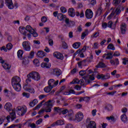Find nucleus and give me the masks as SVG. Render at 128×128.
<instances>
[{
  "mask_svg": "<svg viewBox=\"0 0 128 128\" xmlns=\"http://www.w3.org/2000/svg\"><path fill=\"white\" fill-rule=\"evenodd\" d=\"M20 80V78L18 76H14L12 79V86L16 92H20V90H22Z\"/></svg>",
  "mask_w": 128,
  "mask_h": 128,
  "instance_id": "1",
  "label": "nucleus"
},
{
  "mask_svg": "<svg viewBox=\"0 0 128 128\" xmlns=\"http://www.w3.org/2000/svg\"><path fill=\"white\" fill-rule=\"evenodd\" d=\"M4 108L8 112H12H12H10L12 120H14V118H16V109L12 110V105L10 102L6 103L4 106Z\"/></svg>",
  "mask_w": 128,
  "mask_h": 128,
  "instance_id": "2",
  "label": "nucleus"
},
{
  "mask_svg": "<svg viewBox=\"0 0 128 128\" xmlns=\"http://www.w3.org/2000/svg\"><path fill=\"white\" fill-rule=\"evenodd\" d=\"M52 102H54V100H49L45 102V106H46L45 109L46 112H52Z\"/></svg>",
  "mask_w": 128,
  "mask_h": 128,
  "instance_id": "3",
  "label": "nucleus"
},
{
  "mask_svg": "<svg viewBox=\"0 0 128 128\" xmlns=\"http://www.w3.org/2000/svg\"><path fill=\"white\" fill-rule=\"evenodd\" d=\"M28 76L29 78H31L32 80H40V74L36 72H31L30 74H28Z\"/></svg>",
  "mask_w": 128,
  "mask_h": 128,
  "instance_id": "4",
  "label": "nucleus"
},
{
  "mask_svg": "<svg viewBox=\"0 0 128 128\" xmlns=\"http://www.w3.org/2000/svg\"><path fill=\"white\" fill-rule=\"evenodd\" d=\"M87 128H96V124L94 121H90V118H88L86 120Z\"/></svg>",
  "mask_w": 128,
  "mask_h": 128,
  "instance_id": "5",
  "label": "nucleus"
},
{
  "mask_svg": "<svg viewBox=\"0 0 128 128\" xmlns=\"http://www.w3.org/2000/svg\"><path fill=\"white\" fill-rule=\"evenodd\" d=\"M16 112L18 116H22L26 112V109L24 107L18 106L16 108Z\"/></svg>",
  "mask_w": 128,
  "mask_h": 128,
  "instance_id": "6",
  "label": "nucleus"
},
{
  "mask_svg": "<svg viewBox=\"0 0 128 128\" xmlns=\"http://www.w3.org/2000/svg\"><path fill=\"white\" fill-rule=\"evenodd\" d=\"M86 84H90V80H94V74L92 75H88L82 78Z\"/></svg>",
  "mask_w": 128,
  "mask_h": 128,
  "instance_id": "7",
  "label": "nucleus"
},
{
  "mask_svg": "<svg viewBox=\"0 0 128 128\" xmlns=\"http://www.w3.org/2000/svg\"><path fill=\"white\" fill-rule=\"evenodd\" d=\"M85 16L88 20H90V18H92V16H94V12H92V10L90 9H87L85 12Z\"/></svg>",
  "mask_w": 128,
  "mask_h": 128,
  "instance_id": "8",
  "label": "nucleus"
},
{
  "mask_svg": "<svg viewBox=\"0 0 128 128\" xmlns=\"http://www.w3.org/2000/svg\"><path fill=\"white\" fill-rule=\"evenodd\" d=\"M22 46L24 50L26 52L30 51V43L28 42H22Z\"/></svg>",
  "mask_w": 128,
  "mask_h": 128,
  "instance_id": "9",
  "label": "nucleus"
},
{
  "mask_svg": "<svg viewBox=\"0 0 128 128\" xmlns=\"http://www.w3.org/2000/svg\"><path fill=\"white\" fill-rule=\"evenodd\" d=\"M126 24L122 23L120 26V34H126Z\"/></svg>",
  "mask_w": 128,
  "mask_h": 128,
  "instance_id": "10",
  "label": "nucleus"
},
{
  "mask_svg": "<svg viewBox=\"0 0 128 128\" xmlns=\"http://www.w3.org/2000/svg\"><path fill=\"white\" fill-rule=\"evenodd\" d=\"M52 74L54 76H58L62 74V70L58 68H54L52 70Z\"/></svg>",
  "mask_w": 128,
  "mask_h": 128,
  "instance_id": "11",
  "label": "nucleus"
},
{
  "mask_svg": "<svg viewBox=\"0 0 128 128\" xmlns=\"http://www.w3.org/2000/svg\"><path fill=\"white\" fill-rule=\"evenodd\" d=\"M82 118H84V114L80 112H78L75 116L76 120H77V122H82Z\"/></svg>",
  "mask_w": 128,
  "mask_h": 128,
  "instance_id": "12",
  "label": "nucleus"
},
{
  "mask_svg": "<svg viewBox=\"0 0 128 128\" xmlns=\"http://www.w3.org/2000/svg\"><path fill=\"white\" fill-rule=\"evenodd\" d=\"M53 56H54V58H56L58 60H64V55H62V54L60 52H54Z\"/></svg>",
  "mask_w": 128,
  "mask_h": 128,
  "instance_id": "13",
  "label": "nucleus"
},
{
  "mask_svg": "<svg viewBox=\"0 0 128 128\" xmlns=\"http://www.w3.org/2000/svg\"><path fill=\"white\" fill-rule=\"evenodd\" d=\"M5 4L10 10H12L14 8V4L12 0H5Z\"/></svg>",
  "mask_w": 128,
  "mask_h": 128,
  "instance_id": "14",
  "label": "nucleus"
},
{
  "mask_svg": "<svg viewBox=\"0 0 128 128\" xmlns=\"http://www.w3.org/2000/svg\"><path fill=\"white\" fill-rule=\"evenodd\" d=\"M68 14L72 18H74L76 16V11L74 8H70L68 10Z\"/></svg>",
  "mask_w": 128,
  "mask_h": 128,
  "instance_id": "15",
  "label": "nucleus"
},
{
  "mask_svg": "<svg viewBox=\"0 0 128 128\" xmlns=\"http://www.w3.org/2000/svg\"><path fill=\"white\" fill-rule=\"evenodd\" d=\"M52 64L50 62H42L41 64V66L43 68H50Z\"/></svg>",
  "mask_w": 128,
  "mask_h": 128,
  "instance_id": "16",
  "label": "nucleus"
},
{
  "mask_svg": "<svg viewBox=\"0 0 128 128\" xmlns=\"http://www.w3.org/2000/svg\"><path fill=\"white\" fill-rule=\"evenodd\" d=\"M74 111L72 110H68V116L70 118V120H72V118H74Z\"/></svg>",
  "mask_w": 128,
  "mask_h": 128,
  "instance_id": "17",
  "label": "nucleus"
},
{
  "mask_svg": "<svg viewBox=\"0 0 128 128\" xmlns=\"http://www.w3.org/2000/svg\"><path fill=\"white\" fill-rule=\"evenodd\" d=\"M24 90H26V92H28L30 94H34V89L32 88V86H30L28 88H26V86L24 87Z\"/></svg>",
  "mask_w": 128,
  "mask_h": 128,
  "instance_id": "18",
  "label": "nucleus"
},
{
  "mask_svg": "<svg viewBox=\"0 0 128 128\" xmlns=\"http://www.w3.org/2000/svg\"><path fill=\"white\" fill-rule=\"evenodd\" d=\"M122 6L118 5L116 10H114V14H116V16L120 14V12H122V10H120Z\"/></svg>",
  "mask_w": 128,
  "mask_h": 128,
  "instance_id": "19",
  "label": "nucleus"
},
{
  "mask_svg": "<svg viewBox=\"0 0 128 128\" xmlns=\"http://www.w3.org/2000/svg\"><path fill=\"white\" fill-rule=\"evenodd\" d=\"M102 8L100 6L98 8L97 11L96 12V16H100L102 14Z\"/></svg>",
  "mask_w": 128,
  "mask_h": 128,
  "instance_id": "20",
  "label": "nucleus"
},
{
  "mask_svg": "<svg viewBox=\"0 0 128 128\" xmlns=\"http://www.w3.org/2000/svg\"><path fill=\"white\" fill-rule=\"evenodd\" d=\"M57 18L59 20H62L64 18H66V15H64L62 13H59L58 14Z\"/></svg>",
  "mask_w": 128,
  "mask_h": 128,
  "instance_id": "21",
  "label": "nucleus"
},
{
  "mask_svg": "<svg viewBox=\"0 0 128 128\" xmlns=\"http://www.w3.org/2000/svg\"><path fill=\"white\" fill-rule=\"evenodd\" d=\"M48 84L49 86H52L53 88H54V80L50 79L48 81Z\"/></svg>",
  "mask_w": 128,
  "mask_h": 128,
  "instance_id": "22",
  "label": "nucleus"
},
{
  "mask_svg": "<svg viewBox=\"0 0 128 128\" xmlns=\"http://www.w3.org/2000/svg\"><path fill=\"white\" fill-rule=\"evenodd\" d=\"M121 120L123 122H128V117L126 114H123L121 116Z\"/></svg>",
  "mask_w": 128,
  "mask_h": 128,
  "instance_id": "23",
  "label": "nucleus"
},
{
  "mask_svg": "<svg viewBox=\"0 0 128 128\" xmlns=\"http://www.w3.org/2000/svg\"><path fill=\"white\" fill-rule=\"evenodd\" d=\"M17 54L18 58L22 60V54H24V51L22 50H18Z\"/></svg>",
  "mask_w": 128,
  "mask_h": 128,
  "instance_id": "24",
  "label": "nucleus"
},
{
  "mask_svg": "<svg viewBox=\"0 0 128 128\" xmlns=\"http://www.w3.org/2000/svg\"><path fill=\"white\" fill-rule=\"evenodd\" d=\"M25 30H27V32H30V34H31V32H34V29L32 28V26H30V25H28L26 26Z\"/></svg>",
  "mask_w": 128,
  "mask_h": 128,
  "instance_id": "25",
  "label": "nucleus"
},
{
  "mask_svg": "<svg viewBox=\"0 0 128 128\" xmlns=\"http://www.w3.org/2000/svg\"><path fill=\"white\" fill-rule=\"evenodd\" d=\"M75 14H76V16H80V18H84V16L83 10H82L80 13L78 12H76Z\"/></svg>",
  "mask_w": 128,
  "mask_h": 128,
  "instance_id": "26",
  "label": "nucleus"
},
{
  "mask_svg": "<svg viewBox=\"0 0 128 128\" xmlns=\"http://www.w3.org/2000/svg\"><path fill=\"white\" fill-rule=\"evenodd\" d=\"M38 100L36 99H34L33 100L32 102H30L29 104V105L30 106H36V104H38Z\"/></svg>",
  "mask_w": 128,
  "mask_h": 128,
  "instance_id": "27",
  "label": "nucleus"
},
{
  "mask_svg": "<svg viewBox=\"0 0 128 128\" xmlns=\"http://www.w3.org/2000/svg\"><path fill=\"white\" fill-rule=\"evenodd\" d=\"M37 55L39 58H44L46 56V53L42 51H38L37 52Z\"/></svg>",
  "mask_w": 128,
  "mask_h": 128,
  "instance_id": "28",
  "label": "nucleus"
},
{
  "mask_svg": "<svg viewBox=\"0 0 128 128\" xmlns=\"http://www.w3.org/2000/svg\"><path fill=\"white\" fill-rule=\"evenodd\" d=\"M52 88H53L52 86H48L44 88V90L45 92H50Z\"/></svg>",
  "mask_w": 128,
  "mask_h": 128,
  "instance_id": "29",
  "label": "nucleus"
},
{
  "mask_svg": "<svg viewBox=\"0 0 128 128\" xmlns=\"http://www.w3.org/2000/svg\"><path fill=\"white\" fill-rule=\"evenodd\" d=\"M72 46L74 48H78L80 46V42H76L72 44Z\"/></svg>",
  "mask_w": 128,
  "mask_h": 128,
  "instance_id": "30",
  "label": "nucleus"
},
{
  "mask_svg": "<svg viewBox=\"0 0 128 128\" xmlns=\"http://www.w3.org/2000/svg\"><path fill=\"white\" fill-rule=\"evenodd\" d=\"M105 110H108V112H110V110H112V106L110 104H107L105 107Z\"/></svg>",
  "mask_w": 128,
  "mask_h": 128,
  "instance_id": "31",
  "label": "nucleus"
},
{
  "mask_svg": "<svg viewBox=\"0 0 128 128\" xmlns=\"http://www.w3.org/2000/svg\"><path fill=\"white\" fill-rule=\"evenodd\" d=\"M29 62H30L28 61V58H25L23 59L22 64L24 66H27V64H28Z\"/></svg>",
  "mask_w": 128,
  "mask_h": 128,
  "instance_id": "32",
  "label": "nucleus"
},
{
  "mask_svg": "<svg viewBox=\"0 0 128 128\" xmlns=\"http://www.w3.org/2000/svg\"><path fill=\"white\" fill-rule=\"evenodd\" d=\"M112 54H114V52H112L108 53L107 56L106 58V59L110 60V59L112 58Z\"/></svg>",
  "mask_w": 128,
  "mask_h": 128,
  "instance_id": "33",
  "label": "nucleus"
},
{
  "mask_svg": "<svg viewBox=\"0 0 128 128\" xmlns=\"http://www.w3.org/2000/svg\"><path fill=\"white\" fill-rule=\"evenodd\" d=\"M107 48L108 50H116V48L112 44H109L107 47Z\"/></svg>",
  "mask_w": 128,
  "mask_h": 128,
  "instance_id": "34",
  "label": "nucleus"
},
{
  "mask_svg": "<svg viewBox=\"0 0 128 128\" xmlns=\"http://www.w3.org/2000/svg\"><path fill=\"white\" fill-rule=\"evenodd\" d=\"M120 2H122V0H114L113 4L116 6H118V4H120Z\"/></svg>",
  "mask_w": 128,
  "mask_h": 128,
  "instance_id": "35",
  "label": "nucleus"
},
{
  "mask_svg": "<svg viewBox=\"0 0 128 128\" xmlns=\"http://www.w3.org/2000/svg\"><path fill=\"white\" fill-rule=\"evenodd\" d=\"M92 55H90V57H88L87 58L86 60H86V62H92Z\"/></svg>",
  "mask_w": 128,
  "mask_h": 128,
  "instance_id": "36",
  "label": "nucleus"
},
{
  "mask_svg": "<svg viewBox=\"0 0 128 128\" xmlns=\"http://www.w3.org/2000/svg\"><path fill=\"white\" fill-rule=\"evenodd\" d=\"M2 66L4 70H10V66L7 64H2Z\"/></svg>",
  "mask_w": 128,
  "mask_h": 128,
  "instance_id": "37",
  "label": "nucleus"
},
{
  "mask_svg": "<svg viewBox=\"0 0 128 128\" xmlns=\"http://www.w3.org/2000/svg\"><path fill=\"white\" fill-rule=\"evenodd\" d=\"M33 63L36 66H40V60H34L33 61Z\"/></svg>",
  "mask_w": 128,
  "mask_h": 128,
  "instance_id": "38",
  "label": "nucleus"
},
{
  "mask_svg": "<svg viewBox=\"0 0 128 128\" xmlns=\"http://www.w3.org/2000/svg\"><path fill=\"white\" fill-rule=\"evenodd\" d=\"M122 60H123V62H122L123 64H124V65L127 64L126 68H128V58H124L122 59Z\"/></svg>",
  "mask_w": 128,
  "mask_h": 128,
  "instance_id": "39",
  "label": "nucleus"
},
{
  "mask_svg": "<svg viewBox=\"0 0 128 128\" xmlns=\"http://www.w3.org/2000/svg\"><path fill=\"white\" fill-rule=\"evenodd\" d=\"M64 124V122L62 120H58L56 122V126H62Z\"/></svg>",
  "mask_w": 128,
  "mask_h": 128,
  "instance_id": "40",
  "label": "nucleus"
},
{
  "mask_svg": "<svg viewBox=\"0 0 128 128\" xmlns=\"http://www.w3.org/2000/svg\"><path fill=\"white\" fill-rule=\"evenodd\" d=\"M88 71V70H82L80 71L79 72V74L80 76H84V74H86V72Z\"/></svg>",
  "mask_w": 128,
  "mask_h": 128,
  "instance_id": "41",
  "label": "nucleus"
},
{
  "mask_svg": "<svg viewBox=\"0 0 128 128\" xmlns=\"http://www.w3.org/2000/svg\"><path fill=\"white\" fill-rule=\"evenodd\" d=\"M6 49L8 50H10L12 48V43H8L6 45Z\"/></svg>",
  "mask_w": 128,
  "mask_h": 128,
  "instance_id": "42",
  "label": "nucleus"
},
{
  "mask_svg": "<svg viewBox=\"0 0 128 128\" xmlns=\"http://www.w3.org/2000/svg\"><path fill=\"white\" fill-rule=\"evenodd\" d=\"M97 68H106V64L102 62H100L98 63V66H96Z\"/></svg>",
  "mask_w": 128,
  "mask_h": 128,
  "instance_id": "43",
  "label": "nucleus"
},
{
  "mask_svg": "<svg viewBox=\"0 0 128 128\" xmlns=\"http://www.w3.org/2000/svg\"><path fill=\"white\" fill-rule=\"evenodd\" d=\"M88 31H85L84 32L82 33V34L81 36V38L82 40H84V38H86V36H88Z\"/></svg>",
  "mask_w": 128,
  "mask_h": 128,
  "instance_id": "44",
  "label": "nucleus"
},
{
  "mask_svg": "<svg viewBox=\"0 0 128 128\" xmlns=\"http://www.w3.org/2000/svg\"><path fill=\"white\" fill-rule=\"evenodd\" d=\"M96 78H98V80H106L104 78V74H98L96 76Z\"/></svg>",
  "mask_w": 128,
  "mask_h": 128,
  "instance_id": "45",
  "label": "nucleus"
},
{
  "mask_svg": "<svg viewBox=\"0 0 128 128\" xmlns=\"http://www.w3.org/2000/svg\"><path fill=\"white\" fill-rule=\"evenodd\" d=\"M34 52L32 51L30 52L29 56H28V58H34Z\"/></svg>",
  "mask_w": 128,
  "mask_h": 128,
  "instance_id": "46",
  "label": "nucleus"
},
{
  "mask_svg": "<svg viewBox=\"0 0 128 128\" xmlns=\"http://www.w3.org/2000/svg\"><path fill=\"white\" fill-rule=\"evenodd\" d=\"M106 120H111V122H114V116H110V117L107 116L106 118Z\"/></svg>",
  "mask_w": 128,
  "mask_h": 128,
  "instance_id": "47",
  "label": "nucleus"
},
{
  "mask_svg": "<svg viewBox=\"0 0 128 128\" xmlns=\"http://www.w3.org/2000/svg\"><path fill=\"white\" fill-rule=\"evenodd\" d=\"M61 12H62L63 14H66V12L67 10H66V8L64 7V6H62L60 8Z\"/></svg>",
  "mask_w": 128,
  "mask_h": 128,
  "instance_id": "48",
  "label": "nucleus"
},
{
  "mask_svg": "<svg viewBox=\"0 0 128 128\" xmlns=\"http://www.w3.org/2000/svg\"><path fill=\"white\" fill-rule=\"evenodd\" d=\"M30 34H32L34 38H36L38 36V34L36 32V30H34V31H32V32H31Z\"/></svg>",
  "mask_w": 128,
  "mask_h": 128,
  "instance_id": "49",
  "label": "nucleus"
},
{
  "mask_svg": "<svg viewBox=\"0 0 128 128\" xmlns=\"http://www.w3.org/2000/svg\"><path fill=\"white\" fill-rule=\"evenodd\" d=\"M100 36V32H96L95 34H93L91 38H98Z\"/></svg>",
  "mask_w": 128,
  "mask_h": 128,
  "instance_id": "50",
  "label": "nucleus"
},
{
  "mask_svg": "<svg viewBox=\"0 0 128 128\" xmlns=\"http://www.w3.org/2000/svg\"><path fill=\"white\" fill-rule=\"evenodd\" d=\"M86 60H83L79 62L78 63V66L79 68H80L82 66V64H86Z\"/></svg>",
  "mask_w": 128,
  "mask_h": 128,
  "instance_id": "51",
  "label": "nucleus"
},
{
  "mask_svg": "<svg viewBox=\"0 0 128 128\" xmlns=\"http://www.w3.org/2000/svg\"><path fill=\"white\" fill-rule=\"evenodd\" d=\"M114 16V10L112 13L108 16V20H110L112 16Z\"/></svg>",
  "mask_w": 128,
  "mask_h": 128,
  "instance_id": "52",
  "label": "nucleus"
},
{
  "mask_svg": "<svg viewBox=\"0 0 128 128\" xmlns=\"http://www.w3.org/2000/svg\"><path fill=\"white\" fill-rule=\"evenodd\" d=\"M47 20L48 19L46 18V17L45 16H44L41 18V22H46Z\"/></svg>",
  "mask_w": 128,
  "mask_h": 128,
  "instance_id": "53",
  "label": "nucleus"
},
{
  "mask_svg": "<svg viewBox=\"0 0 128 128\" xmlns=\"http://www.w3.org/2000/svg\"><path fill=\"white\" fill-rule=\"evenodd\" d=\"M62 48L64 50H66L68 48V44L64 42H62Z\"/></svg>",
  "mask_w": 128,
  "mask_h": 128,
  "instance_id": "54",
  "label": "nucleus"
},
{
  "mask_svg": "<svg viewBox=\"0 0 128 128\" xmlns=\"http://www.w3.org/2000/svg\"><path fill=\"white\" fill-rule=\"evenodd\" d=\"M68 110L67 109L62 110H62L60 112L61 114H66L67 112H68Z\"/></svg>",
  "mask_w": 128,
  "mask_h": 128,
  "instance_id": "55",
  "label": "nucleus"
},
{
  "mask_svg": "<svg viewBox=\"0 0 128 128\" xmlns=\"http://www.w3.org/2000/svg\"><path fill=\"white\" fill-rule=\"evenodd\" d=\"M122 112H123V114H126V112H128V108L126 107H124L122 109Z\"/></svg>",
  "mask_w": 128,
  "mask_h": 128,
  "instance_id": "56",
  "label": "nucleus"
},
{
  "mask_svg": "<svg viewBox=\"0 0 128 128\" xmlns=\"http://www.w3.org/2000/svg\"><path fill=\"white\" fill-rule=\"evenodd\" d=\"M54 110L56 112H60L62 110V108H60L59 107H54Z\"/></svg>",
  "mask_w": 128,
  "mask_h": 128,
  "instance_id": "57",
  "label": "nucleus"
},
{
  "mask_svg": "<svg viewBox=\"0 0 128 128\" xmlns=\"http://www.w3.org/2000/svg\"><path fill=\"white\" fill-rule=\"evenodd\" d=\"M108 27L110 28H112V22L109 21L108 23Z\"/></svg>",
  "mask_w": 128,
  "mask_h": 128,
  "instance_id": "58",
  "label": "nucleus"
},
{
  "mask_svg": "<svg viewBox=\"0 0 128 128\" xmlns=\"http://www.w3.org/2000/svg\"><path fill=\"white\" fill-rule=\"evenodd\" d=\"M74 88H75V90H80L82 87L78 85H76L74 87Z\"/></svg>",
  "mask_w": 128,
  "mask_h": 128,
  "instance_id": "59",
  "label": "nucleus"
},
{
  "mask_svg": "<svg viewBox=\"0 0 128 128\" xmlns=\"http://www.w3.org/2000/svg\"><path fill=\"white\" fill-rule=\"evenodd\" d=\"M42 122V118H40L36 122V124H40Z\"/></svg>",
  "mask_w": 128,
  "mask_h": 128,
  "instance_id": "60",
  "label": "nucleus"
},
{
  "mask_svg": "<svg viewBox=\"0 0 128 128\" xmlns=\"http://www.w3.org/2000/svg\"><path fill=\"white\" fill-rule=\"evenodd\" d=\"M33 42L34 44H38V45L40 44V40H34L33 41Z\"/></svg>",
  "mask_w": 128,
  "mask_h": 128,
  "instance_id": "61",
  "label": "nucleus"
},
{
  "mask_svg": "<svg viewBox=\"0 0 128 128\" xmlns=\"http://www.w3.org/2000/svg\"><path fill=\"white\" fill-rule=\"evenodd\" d=\"M23 96H26V98H30V94H27L26 92H23L22 94Z\"/></svg>",
  "mask_w": 128,
  "mask_h": 128,
  "instance_id": "62",
  "label": "nucleus"
},
{
  "mask_svg": "<svg viewBox=\"0 0 128 128\" xmlns=\"http://www.w3.org/2000/svg\"><path fill=\"white\" fill-rule=\"evenodd\" d=\"M108 27V24H106V22H103L102 24V28H106Z\"/></svg>",
  "mask_w": 128,
  "mask_h": 128,
  "instance_id": "63",
  "label": "nucleus"
},
{
  "mask_svg": "<svg viewBox=\"0 0 128 128\" xmlns=\"http://www.w3.org/2000/svg\"><path fill=\"white\" fill-rule=\"evenodd\" d=\"M74 26V22L70 21L68 26Z\"/></svg>",
  "mask_w": 128,
  "mask_h": 128,
  "instance_id": "64",
  "label": "nucleus"
}]
</instances>
